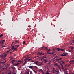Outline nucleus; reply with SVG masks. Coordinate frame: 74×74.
<instances>
[{
    "label": "nucleus",
    "mask_w": 74,
    "mask_h": 74,
    "mask_svg": "<svg viewBox=\"0 0 74 74\" xmlns=\"http://www.w3.org/2000/svg\"><path fill=\"white\" fill-rule=\"evenodd\" d=\"M59 63H60V64H62V63H61L60 62H59Z\"/></svg>",
    "instance_id": "51"
},
{
    "label": "nucleus",
    "mask_w": 74,
    "mask_h": 74,
    "mask_svg": "<svg viewBox=\"0 0 74 74\" xmlns=\"http://www.w3.org/2000/svg\"><path fill=\"white\" fill-rule=\"evenodd\" d=\"M20 21H21V20H22V19L21 18H21H20Z\"/></svg>",
    "instance_id": "48"
},
{
    "label": "nucleus",
    "mask_w": 74,
    "mask_h": 74,
    "mask_svg": "<svg viewBox=\"0 0 74 74\" xmlns=\"http://www.w3.org/2000/svg\"><path fill=\"white\" fill-rule=\"evenodd\" d=\"M21 73H22V72H21V73H20V74H21Z\"/></svg>",
    "instance_id": "62"
},
{
    "label": "nucleus",
    "mask_w": 74,
    "mask_h": 74,
    "mask_svg": "<svg viewBox=\"0 0 74 74\" xmlns=\"http://www.w3.org/2000/svg\"><path fill=\"white\" fill-rule=\"evenodd\" d=\"M33 71H34V73H36V74H37V72L35 70H33Z\"/></svg>",
    "instance_id": "13"
},
{
    "label": "nucleus",
    "mask_w": 74,
    "mask_h": 74,
    "mask_svg": "<svg viewBox=\"0 0 74 74\" xmlns=\"http://www.w3.org/2000/svg\"><path fill=\"white\" fill-rule=\"evenodd\" d=\"M71 63H73V62H74V60H72L71 61Z\"/></svg>",
    "instance_id": "25"
},
{
    "label": "nucleus",
    "mask_w": 74,
    "mask_h": 74,
    "mask_svg": "<svg viewBox=\"0 0 74 74\" xmlns=\"http://www.w3.org/2000/svg\"><path fill=\"white\" fill-rule=\"evenodd\" d=\"M25 43H26V41H24L23 42V44H24V45L25 44Z\"/></svg>",
    "instance_id": "15"
},
{
    "label": "nucleus",
    "mask_w": 74,
    "mask_h": 74,
    "mask_svg": "<svg viewBox=\"0 0 74 74\" xmlns=\"http://www.w3.org/2000/svg\"><path fill=\"white\" fill-rule=\"evenodd\" d=\"M49 51H51V49H49V50H47V51H46L48 53L49 52H48Z\"/></svg>",
    "instance_id": "21"
},
{
    "label": "nucleus",
    "mask_w": 74,
    "mask_h": 74,
    "mask_svg": "<svg viewBox=\"0 0 74 74\" xmlns=\"http://www.w3.org/2000/svg\"><path fill=\"white\" fill-rule=\"evenodd\" d=\"M63 54H64V55H66H66H68V54H69V53H63Z\"/></svg>",
    "instance_id": "19"
},
{
    "label": "nucleus",
    "mask_w": 74,
    "mask_h": 74,
    "mask_svg": "<svg viewBox=\"0 0 74 74\" xmlns=\"http://www.w3.org/2000/svg\"><path fill=\"white\" fill-rule=\"evenodd\" d=\"M18 46H17V47H18Z\"/></svg>",
    "instance_id": "60"
},
{
    "label": "nucleus",
    "mask_w": 74,
    "mask_h": 74,
    "mask_svg": "<svg viewBox=\"0 0 74 74\" xmlns=\"http://www.w3.org/2000/svg\"><path fill=\"white\" fill-rule=\"evenodd\" d=\"M8 46L7 45H3L2 46V47H3V48H4V47H7Z\"/></svg>",
    "instance_id": "14"
},
{
    "label": "nucleus",
    "mask_w": 74,
    "mask_h": 74,
    "mask_svg": "<svg viewBox=\"0 0 74 74\" xmlns=\"http://www.w3.org/2000/svg\"><path fill=\"white\" fill-rule=\"evenodd\" d=\"M33 67H34L35 68H36V69H38V67L36 66H34Z\"/></svg>",
    "instance_id": "24"
},
{
    "label": "nucleus",
    "mask_w": 74,
    "mask_h": 74,
    "mask_svg": "<svg viewBox=\"0 0 74 74\" xmlns=\"http://www.w3.org/2000/svg\"><path fill=\"white\" fill-rule=\"evenodd\" d=\"M61 51H64V49H61Z\"/></svg>",
    "instance_id": "27"
},
{
    "label": "nucleus",
    "mask_w": 74,
    "mask_h": 74,
    "mask_svg": "<svg viewBox=\"0 0 74 74\" xmlns=\"http://www.w3.org/2000/svg\"><path fill=\"white\" fill-rule=\"evenodd\" d=\"M14 46H13V47H12V49H14Z\"/></svg>",
    "instance_id": "34"
},
{
    "label": "nucleus",
    "mask_w": 74,
    "mask_h": 74,
    "mask_svg": "<svg viewBox=\"0 0 74 74\" xmlns=\"http://www.w3.org/2000/svg\"><path fill=\"white\" fill-rule=\"evenodd\" d=\"M38 54H39L40 55H42V51H41V53H40V52H38Z\"/></svg>",
    "instance_id": "7"
},
{
    "label": "nucleus",
    "mask_w": 74,
    "mask_h": 74,
    "mask_svg": "<svg viewBox=\"0 0 74 74\" xmlns=\"http://www.w3.org/2000/svg\"><path fill=\"white\" fill-rule=\"evenodd\" d=\"M59 70H60V71H62V70H61V69H60V68H59Z\"/></svg>",
    "instance_id": "40"
},
{
    "label": "nucleus",
    "mask_w": 74,
    "mask_h": 74,
    "mask_svg": "<svg viewBox=\"0 0 74 74\" xmlns=\"http://www.w3.org/2000/svg\"><path fill=\"white\" fill-rule=\"evenodd\" d=\"M28 67H29V68L30 69H33V66H28Z\"/></svg>",
    "instance_id": "10"
},
{
    "label": "nucleus",
    "mask_w": 74,
    "mask_h": 74,
    "mask_svg": "<svg viewBox=\"0 0 74 74\" xmlns=\"http://www.w3.org/2000/svg\"><path fill=\"white\" fill-rule=\"evenodd\" d=\"M5 41V40H3V41H2L1 42H4Z\"/></svg>",
    "instance_id": "31"
},
{
    "label": "nucleus",
    "mask_w": 74,
    "mask_h": 74,
    "mask_svg": "<svg viewBox=\"0 0 74 74\" xmlns=\"http://www.w3.org/2000/svg\"><path fill=\"white\" fill-rule=\"evenodd\" d=\"M56 49H57V51H61V49H60V48H58V49L57 48L54 49H53V51H54V52H55V51H56V50H55Z\"/></svg>",
    "instance_id": "2"
},
{
    "label": "nucleus",
    "mask_w": 74,
    "mask_h": 74,
    "mask_svg": "<svg viewBox=\"0 0 74 74\" xmlns=\"http://www.w3.org/2000/svg\"><path fill=\"white\" fill-rule=\"evenodd\" d=\"M43 58H47L46 57H45Z\"/></svg>",
    "instance_id": "55"
},
{
    "label": "nucleus",
    "mask_w": 74,
    "mask_h": 74,
    "mask_svg": "<svg viewBox=\"0 0 74 74\" xmlns=\"http://www.w3.org/2000/svg\"><path fill=\"white\" fill-rule=\"evenodd\" d=\"M2 42V40L0 41V44H3V42Z\"/></svg>",
    "instance_id": "22"
},
{
    "label": "nucleus",
    "mask_w": 74,
    "mask_h": 74,
    "mask_svg": "<svg viewBox=\"0 0 74 74\" xmlns=\"http://www.w3.org/2000/svg\"><path fill=\"white\" fill-rule=\"evenodd\" d=\"M53 70H55V68H53Z\"/></svg>",
    "instance_id": "38"
},
{
    "label": "nucleus",
    "mask_w": 74,
    "mask_h": 74,
    "mask_svg": "<svg viewBox=\"0 0 74 74\" xmlns=\"http://www.w3.org/2000/svg\"><path fill=\"white\" fill-rule=\"evenodd\" d=\"M60 62L62 63V64H64V62H63V61H61Z\"/></svg>",
    "instance_id": "17"
},
{
    "label": "nucleus",
    "mask_w": 74,
    "mask_h": 74,
    "mask_svg": "<svg viewBox=\"0 0 74 74\" xmlns=\"http://www.w3.org/2000/svg\"><path fill=\"white\" fill-rule=\"evenodd\" d=\"M54 63L55 65V66H57L58 65V63H56L55 62H54Z\"/></svg>",
    "instance_id": "12"
},
{
    "label": "nucleus",
    "mask_w": 74,
    "mask_h": 74,
    "mask_svg": "<svg viewBox=\"0 0 74 74\" xmlns=\"http://www.w3.org/2000/svg\"><path fill=\"white\" fill-rule=\"evenodd\" d=\"M43 48H44V46H43L42 47V49H45Z\"/></svg>",
    "instance_id": "28"
},
{
    "label": "nucleus",
    "mask_w": 74,
    "mask_h": 74,
    "mask_svg": "<svg viewBox=\"0 0 74 74\" xmlns=\"http://www.w3.org/2000/svg\"><path fill=\"white\" fill-rule=\"evenodd\" d=\"M66 56V55H64L63 54H61L60 56Z\"/></svg>",
    "instance_id": "23"
},
{
    "label": "nucleus",
    "mask_w": 74,
    "mask_h": 74,
    "mask_svg": "<svg viewBox=\"0 0 74 74\" xmlns=\"http://www.w3.org/2000/svg\"><path fill=\"white\" fill-rule=\"evenodd\" d=\"M26 64V63H24L23 64V66H24Z\"/></svg>",
    "instance_id": "32"
},
{
    "label": "nucleus",
    "mask_w": 74,
    "mask_h": 74,
    "mask_svg": "<svg viewBox=\"0 0 74 74\" xmlns=\"http://www.w3.org/2000/svg\"><path fill=\"white\" fill-rule=\"evenodd\" d=\"M57 57V56H56V58Z\"/></svg>",
    "instance_id": "59"
},
{
    "label": "nucleus",
    "mask_w": 74,
    "mask_h": 74,
    "mask_svg": "<svg viewBox=\"0 0 74 74\" xmlns=\"http://www.w3.org/2000/svg\"><path fill=\"white\" fill-rule=\"evenodd\" d=\"M18 65H19V63L18 62L17 63H16L14 64V66H18Z\"/></svg>",
    "instance_id": "3"
},
{
    "label": "nucleus",
    "mask_w": 74,
    "mask_h": 74,
    "mask_svg": "<svg viewBox=\"0 0 74 74\" xmlns=\"http://www.w3.org/2000/svg\"><path fill=\"white\" fill-rule=\"evenodd\" d=\"M15 49H16V48H14V50H15Z\"/></svg>",
    "instance_id": "46"
},
{
    "label": "nucleus",
    "mask_w": 74,
    "mask_h": 74,
    "mask_svg": "<svg viewBox=\"0 0 74 74\" xmlns=\"http://www.w3.org/2000/svg\"><path fill=\"white\" fill-rule=\"evenodd\" d=\"M12 68L13 70V71H14V70H15V67H14V66H12Z\"/></svg>",
    "instance_id": "8"
},
{
    "label": "nucleus",
    "mask_w": 74,
    "mask_h": 74,
    "mask_svg": "<svg viewBox=\"0 0 74 74\" xmlns=\"http://www.w3.org/2000/svg\"><path fill=\"white\" fill-rule=\"evenodd\" d=\"M21 62V60H19V62Z\"/></svg>",
    "instance_id": "58"
},
{
    "label": "nucleus",
    "mask_w": 74,
    "mask_h": 74,
    "mask_svg": "<svg viewBox=\"0 0 74 74\" xmlns=\"http://www.w3.org/2000/svg\"><path fill=\"white\" fill-rule=\"evenodd\" d=\"M42 66V64H40L39 65V66Z\"/></svg>",
    "instance_id": "33"
},
{
    "label": "nucleus",
    "mask_w": 74,
    "mask_h": 74,
    "mask_svg": "<svg viewBox=\"0 0 74 74\" xmlns=\"http://www.w3.org/2000/svg\"><path fill=\"white\" fill-rule=\"evenodd\" d=\"M46 74H49V73H48V72H47L46 73Z\"/></svg>",
    "instance_id": "39"
},
{
    "label": "nucleus",
    "mask_w": 74,
    "mask_h": 74,
    "mask_svg": "<svg viewBox=\"0 0 74 74\" xmlns=\"http://www.w3.org/2000/svg\"><path fill=\"white\" fill-rule=\"evenodd\" d=\"M45 49H47V50H48V49H47V47H45Z\"/></svg>",
    "instance_id": "35"
},
{
    "label": "nucleus",
    "mask_w": 74,
    "mask_h": 74,
    "mask_svg": "<svg viewBox=\"0 0 74 74\" xmlns=\"http://www.w3.org/2000/svg\"><path fill=\"white\" fill-rule=\"evenodd\" d=\"M15 42H16V43H18L19 42H18V41H16V40L15 41Z\"/></svg>",
    "instance_id": "26"
},
{
    "label": "nucleus",
    "mask_w": 74,
    "mask_h": 74,
    "mask_svg": "<svg viewBox=\"0 0 74 74\" xmlns=\"http://www.w3.org/2000/svg\"><path fill=\"white\" fill-rule=\"evenodd\" d=\"M49 54H50V55H51V54H52V53H50Z\"/></svg>",
    "instance_id": "52"
},
{
    "label": "nucleus",
    "mask_w": 74,
    "mask_h": 74,
    "mask_svg": "<svg viewBox=\"0 0 74 74\" xmlns=\"http://www.w3.org/2000/svg\"><path fill=\"white\" fill-rule=\"evenodd\" d=\"M52 71L53 72V73H55V71L53 70Z\"/></svg>",
    "instance_id": "42"
},
{
    "label": "nucleus",
    "mask_w": 74,
    "mask_h": 74,
    "mask_svg": "<svg viewBox=\"0 0 74 74\" xmlns=\"http://www.w3.org/2000/svg\"><path fill=\"white\" fill-rule=\"evenodd\" d=\"M53 54V55L54 56V55H56V54Z\"/></svg>",
    "instance_id": "45"
},
{
    "label": "nucleus",
    "mask_w": 74,
    "mask_h": 74,
    "mask_svg": "<svg viewBox=\"0 0 74 74\" xmlns=\"http://www.w3.org/2000/svg\"><path fill=\"white\" fill-rule=\"evenodd\" d=\"M30 74H32V73H30Z\"/></svg>",
    "instance_id": "63"
},
{
    "label": "nucleus",
    "mask_w": 74,
    "mask_h": 74,
    "mask_svg": "<svg viewBox=\"0 0 74 74\" xmlns=\"http://www.w3.org/2000/svg\"><path fill=\"white\" fill-rule=\"evenodd\" d=\"M13 74H16V73H14Z\"/></svg>",
    "instance_id": "57"
},
{
    "label": "nucleus",
    "mask_w": 74,
    "mask_h": 74,
    "mask_svg": "<svg viewBox=\"0 0 74 74\" xmlns=\"http://www.w3.org/2000/svg\"><path fill=\"white\" fill-rule=\"evenodd\" d=\"M44 55V53H43L42 55Z\"/></svg>",
    "instance_id": "53"
},
{
    "label": "nucleus",
    "mask_w": 74,
    "mask_h": 74,
    "mask_svg": "<svg viewBox=\"0 0 74 74\" xmlns=\"http://www.w3.org/2000/svg\"><path fill=\"white\" fill-rule=\"evenodd\" d=\"M67 51L68 52H71V51H70V50H68V51Z\"/></svg>",
    "instance_id": "30"
},
{
    "label": "nucleus",
    "mask_w": 74,
    "mask_h": 74,
    "mask_svg": "<svg viewBox=\"0 0 74 74\" xmlns=\"http://www.w3.org/2000/svg\"><path fill=\"white\" fill-rule=\"evenodd\" d=\"M62 59V58H59V59H56V61H59V60H60Z\"/></svg>",
    "instance_id": "5"
},
{
    "label": "nucleus",
    "mask_w": 74,
    "mask_h": 74,
    "mask_svg": "<svg viewBox=\"0 0 74 74\" xmlns=\"http://www.w3.org/2000/svg\"><path fill=\"white\" fill-rule=\"evenodd\" d=\"M65 74H68V73H67L66 72Z\"/></svg>",
    "instance_id": "56"
},
{
    "label": "nucleus",
    "mask_w": 74,
    "mask_h": 74,
    "mask_svg": "<svg viewBox=\"0 0 74 74\" xmlns=\"http://www.w3.org/2000/svg\"><path fill=\"white\" fill-rule=\"evenodd\" d=\"M40 71H41V72H42V73H43V70L42 69H40Z\"/></svg>",
    "instance_id": "20"
},
{
    "label": "nucleus",
    "mask_w": 74,
    "mask_h": 74,
    "mask_svg": "<svg viewBox=\"0 0 74 74\" xmlns=\"http://www.w3.org/2000/svg\"><path fill=\"white\" fill-rule=\"evenodd\" d=\"M36 65H37V66H39V64H36Z\"/></svg>",
    "instance_id": "37"
},
{
    "label": "nucleus",
    "mask_w": 74,
    "mask_h": 74,
    "mask_svg": "<svg viewBox=\"0 0 74 74\" xmlns=\"http://www.w3.org/2000/svg\"><path fill=\"white\" fill-rule=\"evenodd\" d=\"M73 42H74V40H73Z\"/></svg>",
    "instance_id": "54"
},
{
    "label": "nucleus",
    "mask_w": 74,
    "mask_h": 74,
    "mask_svg": "<svg viewBox=\"0 0 74 74\" xmlns=\"http://www.w3.org/2000/svg\"><path fill=\"white\" fill-rule=\"evenodd\" d=\"M47 70H48V71H49V68H47Z\"/></svg>",
    "instance_id": "47"
},
{
    "label": "nucleus",
    "mask_w": 74,
    "mask_h": 74,
    "mask_svg": "<svg viewBox=\"0 0 74 74\" xmlns=\"http://www.w3.org/2000/svg\"><path fill=\"white\" fill-rule=\"evenodd\" d=\"M51 53V54H53V52H52V53Z\"/></svg>",
    "instance_id": "50"
},
{
    "label": "nucleus",
    "mask_w": 74,
    "mask_h": 74,
    "mask_svg": "<svg viewBox=\"0 0 74 74\" xmlns=\"http://www.w3.org/2000/svg\"><path fill=\"white\" fill-rule=\"evenodd\" d=\"M12 44H13V43H12V44H11V46H12Z\"/></svg>",
    "instance_id": "44"
},
{
    "label": "nucleus",
    "mask_w": 74,
    "mask_h": 74,
    "mask_svg": "<svg viewBox=\"0 0 74 74\" xmlns=\"http://www.w3.org/2000/svg\"><path fill=\"white\" fill-rule=\"evenodd\" d=\"M12 43H13H13H14V42H12Z\"/></svg>",
    "instance_id": "61"
},
{
    "label": "nucleus",
    "mask_w": 74,
    "mask_h": 74,
    "mask_svg": "<svg viewBox=\"0 0 74 74\" xmlns=\"http://www.w3.org/2000/svg\"><path fill=\"white\" fill-rule=\"evenodd\" d=\"M43 60L45 62H48V61L46 59H43Z\"/></svg>",
    "instance_id": "11"
},
{
    "label": "nucleus",
    "mask_w": 74,
    "mask_h": 74,
    "mask_svg": "<svg viewBox=\"0 0 74 74\" xmlns=\"http://www.w3.org/2000/svg\"><path fill=\"white\" fill-rule=\"evenodd\" d=\"M3 36V34H1V35H0V37H2Z\"/></svg>",
    "instance_id": "29"
},
{
    "label": "nucleus",
    "mask_w": 74,
    "mask_h": 74,
    "mask_svg": "<svg viewBox=\"0 0 74 74\" xmlns=\"http://www.w3.org/2000/svg\"><path fill=\"white\" fill-rule=\"evenodd\" d=\"M34 64L36 65L37 64H38V62L37 61H36L34 62Z\"/></svg>",
    "instance_id": "4"
},
{
    "label": "nucleus",
    "mask_w": 74,
    "mask_h": 74,
    "mask_svg": "<svg viewBox=\"0 0 74 74\" xmlns=\"http://www.w3.org/2000/svg\"><path fill=\"white\" fill-rule=\"evenodd\" d=\"M49 74H50V73H49Z\"/></svg>",
    "instance_id": "64"
},
{
    "label": "nucleus",
    "mask_w": 74,
    "mask_h": 74,
    "mask_svg": "<svg viewBox=\"0 0 74 74\" xmlns=\"http://www.w3.org/2000/svg\"><path fill=\"white\" fill-rule=\"evenodd\" d=\"M73 48H74V47H72L71 48V49H73Z\"/></svg>",
    "instance_id": "41"
},
{
    "label": "nucleus",
    "mask_w": 74,
    "mask_h": 74,
    "mask_svg": "<svg viewBox=\"0 0 74 74\" xmlns=\"http://www.w3.org/2000/svg\"><path fill=\"white\" fill-rule=\"evenodd\" d=\"M16 62V61L15 60H13L12 61V62Z\"/></svg>",
    "instance_id": "18"
},
{
    "label": "nucleus",
    "mask_w": 74,
    "mask_h": 74,
    "mask_svg": "<svg viewBox=\"0 0 74 74\" xmlns=\"http://www.w3.org/2000/svg\"><path fill=\"white\" fill-rule=\"evenodd\" d=\"M60 64L62 67V69H64V68H63V65L61 63Z\"/></svg>",
    "instance_id": "9"
},
{
    "label": "nucleus",
    "mask_w": 74,
    "mask_h": 74,
    "mask_svg": "<svg viewBox=\"0 0 74 74\" xmlns=\"http://www.w3.org/2000/svg\"><path fill=\"white\" fill-rule=\"evenodd\" d=\"M30 57L26 58L25 59H24L25 62H34V61L32 59H29Z\"/></svg>",
    "instance_id": "1"
},
{
    "label": "nucleus",
    "mask_w": 74,
    "mask_h": 74,
    "mask_svg": "<svg viewBox=\"0 0 74 74\" xmlns=\"http://www.w3.org/2000/svg\"><path fill=\"white\" fill-rule=\"evenodd\" d=\"M10 50H9L8 51H7L6 52V53H8V52H9L10 51Z\"/></svg>",
    "instance_id": "36"
},
{
    "label": "nucleus",
    "mask_w": 74,
    "mask_h": 74,
    "mask_svg": "<svg viewBox=\"0 0 74 74\" xmlns=\"http://www.w3.org/2000/svg\"><path fill=\"white\" fill-rule=\"evenodd\" d=\"M27 74H29V72H28Z\"/></svg>",
    "instance_id": "49"
},
{
    "label": "nucleus",
    "mask_w": 74,
    "mask_h": 74,
    "mask_svg": "<svg viewBox=\"0 0 74 74\" xmlns=\"http://www.w3.org/2000/svg\"><path fill=\"white\" fill-rule=\"evenodd\" d=\"M2 69H3V70H5V68H3Z\"/></svg>",
    "instance_id": "43"
},
{
    "label": "nucleus",
    "mask_w": 74,
    "mask_h": 74,
    "mask_svg": "<svg viewBox=\"0 0 74 74\" xmlns=\"http://www.w3.org/2000/svg\"><path fill=\"white\" fill-rule=\"evenodd\" d=\"M57 66L59 69H60V66L59 65H58Z\"/></svg>",
    "instance_id": "16"
},
{
    "label": "nucleus",
    "mask_w": 74,
    "mask_h": 74,
    "mask_svg": "<svg viewBox=\"0 0 74 74\" xmlns=\"http://www.w3.org/2000/svg\"><path fill=\"white\" fill-rule=\"evenodd\" d=\"M6 56H7V54H4L2 56V57L3 58H5Z\"/></svg>",
    "instance_id": "6"
}]
</instances>
